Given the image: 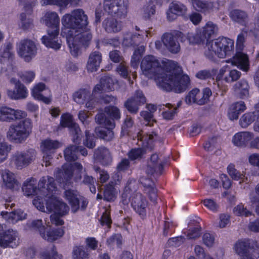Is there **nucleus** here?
I'll return each mask as SVG.
<instances>
[{
    "instance_id": "obj_28",
    "label": "nucleus",
    "mask_w": 259,
    "mask_h": 259,
    "mask_svg": "<svg viewBox=\"0 0 259 259\" xmlns=\"http://www.w3.org/2000/svg\"><path fill=\"white\" fill-rule=\"evenodd\" d=\"M114 127L111 126L97 127L95 128V133L100 139L107 142L111 141L114 138V133L113 131Z\"/></svg>"
},
{
    "instance_id": "obj_34",
    "label": "nucleus",
    "mask_w": 259,
    "mask_h": 259,
    "mask_svg": "<svg viewBox=\"0 0 259 259\" xmlns=\"http://www.w3.org/2000/svg\"><path fill=\"white\" fill-rule=\"evenodd\" d=\"M103 27L108 33H116L121 29L120 22L113 18H107L103 22Z\"/></svg>"
},
{
    "instance_id": "obj_60",
    "label": "nucleus",
    "mask_w": 259,
    "mask_h": 259,
    "mask_svg": "<svg viewBox=\"0 0 259 259\" xmlns=\"http://www.w3.org/2000/svg\"><path fill=\"white\" fill-rule=\"evenodd\" d=\"M241 75V73L236 70L232 69L229 70V74L224 78V80L227 82H232L237 80Z\"/></svg>"
},
{
    "instance_id": "obj_24",
    "label": "nucleus",
    "mask_w": 259,
    "mask_h": 259,
    "mask_svg": "<svg viewBox=\"0 0 259 259\" xmlns=\"http://www.w3.org/2000/svg\"><path fill=\"white\" fill-rule=\"evenodd\" d=\"M7 94L11 99L15 100L25 99L28 95L26 88L19 81H16L14 89L13 90H8Z\"/></svg>"
},
{
    "instance_id": "obj_49",
    "label": "nucleus",
    "mask_w": 259,
    "mask_h": 259,
    "mask_svg": "<svg viewBox=\"0 0 259 259\" xmlns=\"http://www.w3.org/2000/svg\"><path fill=\"white\" fill-rule=\"evenodd\" d=\"M36 198L33 200V204L37 208V209L43 212H45V206L48 201L50 200L49 197H46L41 195L40 193L36 195Z\"/></svg>"
},
{
    "instance_id": "obj_29",
    "label": "nucleus",
    "mask_w": 259,
    "mask_h": 259,
    "mask_svg": "<svg viewBox=\"0 0 259 259\" xmlns=\"http://www.w3.org/2000/svg\"><path fill=\"white\" fill-rule=\"evenodd\" d=\"M256 110L244 114L240 119L239 124L242 127L246 128L253 122L259 115V102L254 106Z\"/></svg>"
},
{
    "instance_id": "obj_39",
    "label": "nucleus",
    "mask_w": 259,
    "mask_h": 259,
    "mask_svg": "<svg viewBox=\"0 0 259 259\" xmlns=\"http://www.w3.org/2000/svg\"><path fill=\"white\" fill-rule=\"evenodd\" d=\"M46 89V85L45 83L40 82L36 84L32 91V96L35 99L42 101L46 104H49L51 102L50 99L48 97L44 96L41 92L45 90Z\"/></svg>"
},
{
    "instance_id": "obj_17",
    "label": "nucleus",
    "mask_w": 259,
    "mask_h": 259,
    "mask_svg": "<svg viewBox=\"0 0 259 259\" xmlns=\"http://www.w3.org/2000/svg\"><path fill=\"white\" fill-rule=\"evenodd\" d=\"M64 195L71 205V211L75 213L80 208L79 204L81 202L80 209L84 210L88 205L87 201L83 198H79L77 191L72 190H67L64 192Z\"/></svg>"
},
{
    "instance_id": "obj_58",
    "label": "nucleus",
    "mask_w": 259,
    "mask_h": 259,
    "mask_svg": "<svg viewBox=\"0 0 259 259\" xmlns=\"http://www.w3.org/2000/svg\"><path fill=\"white\" fill-rule=\"evenodd\" d=\"M68 0H41V6L56 5L61 8H66L68 6Z\"/></svg>"
},
{
    "instance_id": "obj_2",
    "label": "nucleus",
    "mask_w": 259,
    "mask_h": 259,
    "mask_svg": "<svg viewBox=\"0 0 259 259\" xmlns=\"http://www.w3.org/2000/svg\"><path fill=\"white\" fill-rule=\"evenodd\" d=\"M37 181L32 178L27 179L24 182L22 191L25 195L30 196L40 193L46 197H52L54 191L57 190L54 179L47 176L41 178L36 187Z\"/></svg>"
},
{
    "instance_id": "obj_51",
    "label": "nucleus",
    "mask_w": 259,
    "mask_h": 259,
    "mask_svg": "<svg viewBox=\"0 0 259 259\" xmlns=\"http://www.w3.org/2000/svg\"><path fill=\"white\" fill-rule=\"evenodd\" d=\"M170 12H172L178 15H183L185 14L187 11L186 7L183 4L175 2L171 3L169 7Z\"/></svg>"
},
{
    "instance_id": "obj_45",
    "label": "nucleus",
    "mask_w": 259,
    "mask_h": 259,
    "mask_svg": "<svg viewBox=\"0 0 259 259\" xmlns=\"http://www.w3.org/2000/svg\"><path fill=\"white\" fill-rule=\"evenodd\" d=\"M41 259H62V256L58 253L56 247L52 244L46 250L41 252Z\"/></svg>"
},
{
    "instance_id": "obj_22",
    "label": "nucleus",
    "mask_w": 259,
    "mask_h": 259,
    "mask_svg": "<svg viewBox=\"0 0 259 259\" xmlns=\"http://www.w3.org/2000/svg\"><path fill=\"white\" fill-rule=\"evenodd\" d=\"M145 34L148 36L146 31H141L140 33H128L124 35L123 40V46L126 47H133L138 46L141 43L143 40V35Z\"/></svg>"
},
{
    "instance_id": "obj_13",
    "label": "nucleus",
    "mask_w": 259,
    "mask_h": 259,
    "mask_svg": "<svg viewBox=\"0 0 259 259\" xmlns=\"http://www.w3.org/2000/svg\"><path fill=\"white\" fill-rule=\"evenodd\" d=\"M104 8L109 14L121 18L127 13V7L123 0L104 1Z\"/></svg>"
},
{
    "instance_id": "obj_3",
    "label": "nucleus",
    "mask_w": 259,
    "mask_h": 259,
    "mask_svg": "<svg viewBox=\"0 0 259 259\" xmlns=\"http://www.w3.org/2000/svg\"><path fill=\"white\" fill-rule=\"evenodd\" d=\"M44 22L49 27L48 35L42 36V42L47 47L58 50L61 47L58 35L59 31L60 18L56 12L49 11L44 16Z\"/></svg>"
},
{
    "instance_id": "obj_40",
    "label": "nucleus",
    "mask_w": 259,
    "mask_h": 259,
    "mask_svg": "<svg viewBox=\"0 0 259 259\" xmlns=\"http://www.w3.org/2000/svg\"><path fill=\"white\" fill-rule=\"evenodd\" d=\"M202 94L198 89L191 91L185 97V102L187 104L197 103L199 105L204 104V100L200 99Z\"/></svg>"
},
{
    "instance_id": "obj_18",
    "label": "nucleus",
    "mask_w": 259,
    "mask_h": 259,
    "mask_svg": "<svg viewBox=\"0 0 259 259\" xmlns=\"http://www.w3.org/2000/svg\"><path fill=\"white\" fill-rule=\"evenodd\" d=\"M131 201V205L134 210L142 218H145L148 206V201L146 198L140 193H135L133 194Z\"/></svg>"
},
{
    "instance_id": "obj_23",
    "label": "nucleus",
    "mask_w": 259,
    "mask_h": 259,
    "mask_svg": "<svg viewBox=\"0 0 259 259\" xmlns=\"http://www.w3.org/2000/svg\"><path fill=\"white\" fill-rule=\"evenodd\" d=\"M102 60V53L98 51H94L89 55L87 63V69L89 72H95L98 70Z\"/></svg>"
},
{
    "instance_id": "obj_1",
    "label": "nucleus",
    "mask_w": 259,
    "mask_h": 259,
    "mask_svg": "<svg viewBox=\"0 0 259 259\" xmlns=\"http://www.w3.org/2000/svg\"><path fill=\"white\" fill-rule=\"evenodd\" d=\"M144 75L148 78H154L159 88L165 91H174L177 93L184 92L190 83V78L183 75L181 68H174L164 71L158 60L153 55L144 57L141 63Z\"/></svg>"
},
{
    "instance_id": "obj_6",
    "label": "nucleus",
    "mask_w": 259,
    "mask_h": 259,
    "mask_svg": "<svg viewBox=\"0 0 259 259\" xmlns=\"http://www.w3.org/2000/svg\"><path fill=\"white\" fill-rule=\"evenodd\" d=\"M56 191L54 192L52 197H49L50 199L46 203V209L49 212H54L50 215L51 223L56 226H60L63 224L64 222L60 216L65 215L69 208L65 203L54 196Z\"/></svg>"
},
{
    "instance_id": "obj_12",
    "label": "nucleus",
    "mask_w": 259,
    "mask_h": 259,
    "mask_svg": "<svg viewBox=\"0 0 259 259\" xmlns=\"http://www.w3.org/2000/svg\"><path fill=\"white\" fill-rule=\"evenodd\" d=\"M36 152L33 149L17 151L13 155L12 161L18 167L27 166L36 158Z\"/></svg>"
},
{
    "instance_id": "obj_16",
    "label": "nucleus",
    "mask_w": 259,
    "mask_h": 259,
    "mask_svg": "<svg viewBox=\"0 0 259 259\" xmlns=\"http://www.w3.org/2000/svg\"><path fill=\"white\" fill-rule=\"evenodd\" d=\"M37 48L34 42L29 39L21 40L18 46V53L26 61H30L36 54Z\"/></svg>"
},
{
    "instance_id": "obj_38",
    "label": "nucleus",
    "mask_w": 259,
    "mask_h": 259,
    "mask_svg": "<svg viewBox=\"0 0 259 259\" xmlns=\"http://www.w3.org/2000/svg\"><path fill=\"white\" fill-rule=\"evenodd\" d=\"M249 88L247 81L244 79H241L234 85V91L242 99H245L248 97Z\"/></svg>"
},
{
    "instance_id": "obj_35",
    "label": "nucleus",
    "mask_w": 259,
    "mask_h": 259,
    "mask_svg": "<svg viewBox=\"0 0 259 259\" xmlns=\"http://www.w3.org/2000/svg\"><path fill=\"white\" fill-rule=\"evenodd\" d=\"M2 176L7 188L13 190L19 189V183L15 180L14 174L10 170L7 169L4 170L2 173Z\"/></svg>"
},
{
    "instance_id": "obj_31",
    "label": "nucleus",
    "mask_w": 259,
    "mask_h": 259,
    "mask_svg": "<svg viewBox=\"0 0 259 259\" xmlns=\"http://www.w3.org/2000/svg\"><path fill=\"white\" fill-rule=\"evenodd\" d=\"M252 137L253 134L250 132H239L234 135L232 141L235 146L243 147L246 146Z\"/></svg>"
},
{
    "instance_id": "obj_55",
    "label": "nucleus",
    "mask_w": 259,
    "mask_h": 259,
    "mask_svg": "<svg viewBox=\"0 0 259 259\" xmlns=\"http://www.w3.org/2000/svg\"><path fill=\"white\" fill-rule=\"evenodd\" d=\"M146 154V150L141 148H134L131 149L128 153V156L132 160H140L143 158Z\"/></svg>"
},
{
    "instance_id": "obj_37",
    "label": "nucleus",
    "mask_w": 259,
    "mask_h": 259,
    "mask_svg": "<svg viewBox=\"0 0 259 259\" xmlns=\"http://www.w3.org/2000/svg\"><path fill=\"white\" fill-rule=\"evenodd\" d=\"M217 26L211 22H208L204 26L200 32L204 40H208L211 37L213 36L218 32Z\"/></svg>"
},
{
    "instance_id": "obj_36",
    "label": "nucleus",
    "mask_w": 259,
    "mask_h": 259,
    "mask_svg": "<svg viewBox=\"0 0 259 259\" xmlns=\"http://www.w3.org/2000/svg\"><path fill=\"white\" fill-rule=\"evenodd\" d=\"M3 217L8 220V221L12 224H15L19 221L26 219V213L21 209L12 211L10 212H2Z\"/></svg>"
},
{
    "instance_id": "obj_48",
    "label": "nucleus",
    "mask_w": 259,
    "mask_h": 259,
    "mask_svg": "<svg viewBox=\"0 0 259 259\" xmlns=\"http://www.w3.org/2000/svg\"><path fill=\"white\" fill-rule=\"evenodd\" d=\"M138 137L141 141L143 142V144L150 148L152 147L153 143L158 139V135L154 132L149 134H140V136L138 135Z\"/></svg>"
},
{
    "instance_id": "obj_25",
    "label": "nucleus",
    "mask_w": 259,
    "mask_h": 259,
    "mask_svg": "<svg viewBox=\"0 0 259 259\" xmlns=\"http://www.w3.org/2000/svg\"><path fill=\"white\" fill-rule=\"evenodd\" d=\"M228 62H231L233 65L237 66L244 71H247L248 70L249 60L248 56L242 52H237L233 58Z\"/></svg>"
},
{
    "instance_id": "obj_30",
    "label": "nucleus",
    "mask_w": 259,
    "mask_h": 259,
    "mask_svg": "<svg viewBox=\"0 0 259 259\" xmlns=\"http://www.w3.org/2000/svg\"><path fill=\"white\" fill-rule=\"evenodd\" d=\"M114 81L113 78L108 75H105L101 77L100 84H97L94 92L99 91L108 92L114 89Z\"/></svg>"
},
{
    "instance_id": "obj_43",
    "label": "nucleus",
    "mask_w": 259,
    "mask_h": 259,
    "mask_svg": "<svg viewBox=\"0 0 259 259\" xmlns=\"http://www.w3.org/2000/svg\"><path fill=\"white\" fill-rule=\"evenodd\" d=\"M76 145H71L64 150V158L66 161H74L77 159V146Z\"/></svg>"
},
{
    "instance_id": "obj_10",
    "label": "nucleus",
    "mask_w": 259,
    "mask_h": 259,
    "mask_svg": "<svg viewBox=\"0 0 259 259\" xmlns=\"http://www.w3.org/2000/svg\"><path fill=\"white\" fill-rule=\"evenodd\" d=\"M146 102V99L142 91L137 90L132 97L124 102L123 106L130 113L135 115L138 113L140 107Z\"/></svg>"
},
{
    "instance_id": "obj_21",
    "label": "nucleus",
    "mask_w": 259,
    "mask_h": 259,
    "mask_svg": "<svg viewBox=\"0 0 259 259\" xmlns=\"http://www.w3.org/2000/svg\"><path fill=\"white\" fill-rule=\"evenodd\" d=\"M158 156L157 154H153L149 160L147 162L146 173L148 175L154 174L161 175L163 169V163L159 162Z\"/></svg>"
},
{
    "instance_id": "obj_4",
    "label": "nucleus",
    "mask_w": 259,
    "mask_h": 259,
    "mask_svg": "<svg viewBox=\"0 0 259 259\" xmlns=\"http://www.w3.org/2000/svg\"><path fill=\"white\" fill-rule=\"evenodd\" d=\"M234 51V41L227 37H219L207 42L205 48L204 55L209 59L215 56L220 58L231 56Z\"/></svg>"
},
{
    "instance_id": "obj_33",
    "label": "nucleus",
    "mask_w": 259,
    "mask_h": 259,
    "mask_svg": "<svg viewBox=\"0 0 259 259\" xmlns=\"http://www.w3.org/2000/svg\"><path fill=\"white\" fill-rule=\"evenodd\" d=\"M246 109L244 102L239 101L232 104L229 109L228 116L230 119H237L239 114Z\"/></svg>"
},
{
    "instance_id": "obj_27",
    "label": "nucleus",
    "mask_w": 259,
    "mask_h": 259,
    "mask_svg": "<svg viewBox=\"0 0 259 259\" xmlns=\"http://www.w3.org/2000/svg\"><path fill=\"white\" fill-rule=\"evenodd\" d=\"M74 180L76 182H80L81 184L87 185L92 193H96V189L95 186L96 180L92 176L88 175L85 169H84V172H81V174L76 175Z\"/></svg>"
},
{
    "instance_id": "obj_53",
    "label": "nucleus",
    "mask_w": 259,
    "mask_h": 259,
    "mask_svg": "<svg viewBox=\"0 0 259 259\" xmlns=\"http://www.w3.org/2000/svg\"><path fill=\"white\" fill-rule=\"evenodd\" d=\"M227 171L233 180L235 181L241 180L242 182L244 181V176L235 169L234 165L229 164L227 167Z\"/></svg>"
},
{
    "instance_id": "obj_50",
    "label": "nucleus",
    "mask_w": 259,
    "mask_h": 259,
    "mask_svg": "<svg viewBox=\"0 0 259 259\" xmlns=\"http://www.w3.org/2000/svg\"><path fill=\"white\" fill-rule=\"evenodd\" d=\"M230 16L231 19L240 23L244 22L247 18L246 13L242 10L235 9L230 13Z\"/></svg>"
},
{
    "instance_id": "obj_42",
    "label": "nucleus",
    "mask_w": 259,
    "mask_h": 259,
    "mask_svg": "<svg viewBox=\"0 0 259 259\" xmlns=\"http://www.w3.org/2000/svg\"><path fill=\"white\" fill-rule=\"evenodd\" d=\"M12 44L10 42H7L2 46L0 49V62L1 63H4L12 57L13 55L12 52Z\"/></svg>"
},
{
    "instance_id": "obj_61",
    "label": "nucleus",
    "mask_w": 259,
    "mask_h": 259,
    "mask_svg": "<svg viewBox=\"0 0 259 259\" xmlns=\"http://www.w3.org/2000/svg\"><path fill=\"white\" fill-rule=\"evenodd\" d=\"M85 137L83 140V144L89 149H93L96 146V141L93 137L88 131L85 132Z\"/></svg>"
},
{
    "instance_id": "obj_46",
    "label": "nucleus",
    "mask_w": 259,
    "mask_h": 259,
    "mask_svg": "<svg viewBox=\"0 0 259 259\" xmlns=\"http://www.w3.org/2000/svg\"><path fill=\"white\" fill-rule=\"evenodd\" d=\"M69 133L72 136V141L75 144L79 145L81 141V131L79 125L74 123L69 128Z\"/></svg>"
},
{
    "instance_id": "obj_20",
    "label": "nucleus",
    "mask_w": 259,
    "mask_h": 259,
    "mask_svg": "<svg viewBox=\"0 0 259 259\" xmlns=\"http://www.w3.org/2000/svg\"><path fill=\"white\" fill-rule=\"evenodd\" d=\"M94 157L103 166L110 165L113 161V156L109 149L101 146L95 150Z\"/></svg>"
},
{
    "instance_id": "obj_14",
    "label": "nucleus",
    "mask_w": 259,
    "mask_h": 259,
    "mask_svg": "<svg viewBox=\"0 0 259 259\" xmlns=\"http://www.w3.org/2000/svg\"><path fill=\"white\" fill-rule=\"evenodd\" d=\"M18 233L13 229L0 231V246L15 248L20 244Z\"/></svg>"
},
{
    "instance_id": "obj_32",
    "label": "nucleus",
    "mask_w": 259,
    "mask_h": 259,
    "mask_svg": "<svg viewBox=\"0 0 259 259\" xmlns=\"http://www.w3.org/2000/svg\"><path fill=\"white\" fill-rule=\"evenodd\" d=\"M64 234V231L62 228L53 230L46 228L44 233H41V236L44 239L52 242L61 237Z\"/></svg>"
},
{
    "instance_id": "obj_5",
    "label": "nucleus",
    "mask_w": 259,
    "mask_h": 259,
    "mask_svg": "<svg viewBox=\"0 0 259 259\" xmlns=\"http://www.w3.org/2000/svg\"><path fill=\"white\" fill-rule=\"evenodd\" d=\"M31 128V120L25 117L19 123L10 126L7 133V138L12 142L22 143L29 137Z\"/></svg>"
},
{
    "instance_id": "obj_59",
    "label": "nucleus",
    "mask_w": 259,
    "mask_h": 259,
    "mask_svg": "<svg viewBox=\"0 0 259 259\" xmlns=\"http://www.w3.org/2000/svg\"><path fill=\"white\" fill-rule=\"evenodd\" d=\"M28 226L32 230L38 231L41 236V233H44L46 227L43 225L41 220H34L28 224Z\"/></svg>"
},
{
    "instance_id": "obj_15",
    "label": "nucleus",
    "mask_w": 259,
    "mask_h": 259,
    "mask_svg": "<svg viewBox=\"0 0 259 259\" xmlns=\"http://www.w3.org/2000/svg\"><path fill=\"white\" fill-rule=\"evenodd\" d=\"M26 116L25 111L14 110L7 106L0 107V121L11 122L24 119Z\"/></svg>"
},
{
    "instance_id": "obj_54",
    "label": "nucleus",
    "mask_w": 259,
    "mask_h": 259,
    "mask_svg": "<svg viewBox=\"0 0 259 259\" xmlns=\"http://www.w3.org/2000/svg\"><path fill=\"white\" fill-rule=\"evenodd\" d=\"M105 111L111 117L110 120H119L121 117L120 111L116 106H109L105 108Z\"/></svg>"
},
{
    "instance_id": "obj_56",
    "label": "nucleus",
    "mask_w": 259,
    "mask_h": 259,
    "mask_svg": "<svg viewBox=\"0 0 259 259\" xmlns=\"http://www.w3.org/2000/svg\"><path fill=\"white\" fill-rule=\"evenodd\" d=\"M185 41L187 40L190 44L203 43L204 40L200 32H197L195 34L192 33H188L187 36L184 38Z\"/></svg>"
},
{
    "instance_id": "obj_63",
    "label": "nucleus",
    "mask_w": 259,
    "mask_h": 259,
    "mask_svg": "<svg viewBox=\"0 0 259 259\" xmlns=\"http://www.w3.org/2000/svg\"><path fill=\"white\" fill-rule=\"evenodd\" d=\"M140 115L147 122L146 125L151 126L153 125V123L156 122V120L153 118V114L148 111H141Z\"/></svg>"
},
{
    "instance_id": "obj_62",
    "label": "nucleus",
    "mask_w": 259,
    "mask_h": 259,
    "mask_svg": "<svg viewBox=\"0 0 259 259\" xmlns=\"http://www.w3.org/2000/svg\"><path fill=\"white\" fill-rule=\"evenodd\" d=\"M234 213L237 215L248 217L251 215L252 212L244 207L242 204H240L233 208Z\"/></svg>"
},
{
    "instance_id": "obj_41",
    "label": "nucleus",
    "mask_w": 259,
    "mask_h": 259,
    "mask_svg": "<svg viewBox=\"0 0 259 259\" xmlns=\"http://www.w3.org/2000/svg\"><path fill=\"white\" fill-rule=\"evenodd\" d=\"M194 8L197 11L208 13L213 9L211 3L203 2L200 0H190Z\"/></svg>"
},
{
    "instance_id": "obj_57",
    "label": "nucleus",
    "mask_w": 259,
    "mask_h": 259,
    "mask_svg": "<svg viewBox=\"0 0 259 259\" xmlns=\"http://www.w3.org/2000/svg\"><path fill=\"white\" fill-rule=\"evenodd\" d=\"M11 150V146L7 143H0V163L5 160Z\"/></svg>"
},
{
    "instance_id": "obj_9",
    "label": "nucleus",
    "mask_w": 259,
    "mask_h": 259,
    "mask_svg": "<svg viewBox=\"0 0 259 259\" xmlns=\"http://www.w3.org/2000/svg\"><path fill=\"white\" fill-rule=\"evenodd\" d=\"M185 35L181 32L177 31L172 33H165L162 37V41L167 49L172 53H178L180 50L179 39L181 42H185Z\"/></svg>"
},
{
    "instance_id": "obj_47",
    "label": "nucleus",
    "mask_w": 259,
    "mask_h": 259,
    "mask_svg": "<svg viewBox=\"0 0 259 259\" xmlns=\"http://www.w3.org/2000/svg\"><path fill=\"white\" fill-rule=\"evenodd\" d=\"M95 121L97 123L104 126H111V127H115V123L113 120H110L106 116L105 112H99L95 117Z\"/></svg>"
},
{
    "instance_id": "obj_64",
    "label": "nucleus",
    "mask_w": 259,
    "mask_h": 259,
    "mask_svg": "<svg viewBox=\"0 0 259 259\" xmlns=\"http://www.w3.org/2000/svg\"><path fill=\"white\" fill-rule=\"evenodd\" d=\"M185 240V237L182 236L173 237L168 239L167 245L170 247H178L182 244Z\"/></svg>"
},
{
    "instance_id": "obj_7",
    "label": "nucleus",
    "mask_w": 259,
    "mask_h": 259,
    "mask_svg": "<svg viewBox=\"0 0 259 259\" xmlns=\"http://www.w3.org/2000/svg\"><path fill=\"white\" fill-rule=\"evenodd\" d=\"M61 22L65 27L73 29H84L89 24L88 17L81 9H76L65 14Z\"/></svg>"
},
{
    "instance_id": "obj_19",
    "label": "nucleus",
    "mask_w": 259,
    "mask_h": 259,
    "mask_svg": "<svg viewBox=\"0 0 259 259\" xmlns=\"http://www.w3.org/2000/svg\"><path fill=\"white\" fill-rule=\"evenodd\" d=\"M257 247L256 241L250 239H243L237 241L234 245V249L236 253L241 256L242 258L246 256H251L248 253V249Z\"/></svg>"
},
{
    "instance_id": "obj_52",
    "label": "nucleus",
    "mask_w": 259,
    "mask_h": 259,
    "mask_svg": "<svg viewBox=\"0 0 259 259\" xmlns=\"http://www.w3.org/2000/svg\"><path fill=\"white\" fill-rule=\"evenodd\" d=\"M73 255L75 259H88V249L82 246H76L73 249Z\"/></svg>"
},
{
    "instance_id": "obj_11",
    "label": "nucleus",
    "mask_w": 259,
    "mask_h": 259,
    "mask_svg": "<svg viewBox=\"0 0 259 259\" xmlns=\"http://www.w3.org/2000/svg\"><path fill=\"white\" fill-rule=\"evenodd\" d=\"M61 143L57 140L47 139L41 142V147L43 152V162L46 167L51 165L53 155L55 150L61 146Z\"/></svg>"
},
{
    "instance_id": "obj_26",
    "label": "nucleus",
    "mask_w": 259,
    "mask_h": 259,
    "mask_svg": "<svg viewBox=\"0 0 259 259\" xmlns=\"http://www.w3.org/2000/svg\"><path fill=\"white\" fill-rule=\"evenodd\" d=\"M63 171L59 172L57 176L58 182L65 186H70L72 183L73 177V168L70 164H64L63 166Z\"/></svg>"
},
{
    "instance_id": "obj_44",
    "label": "nucleus",
    "mask_w": 259,
    "mask_h": 259,
    "mask_svg": "<svg viewBox=\"0 0 259 259\" xmlns=\"http://www.w3.org/2000/svg\"><path fill=\"white\" fill-rule=\"evenodd\" d=\"M91 96V92L87 89H80L73 94V100L78 104H83Z\"/></svg>"
},
{
    "instance_id": "obj_8",
    "label": "nucleus",
    "mask_w": 259,
    "mask_h": 259,
    "mask_svg": "<svg viewBox=\"0 0 259 259\" xmlns=\"http://www.w3.org/2000/svg\"><path fill=\"white\" fill-rule=\"evenodd\" d=\"M92 39V34L89 30L78 33L74 36L70 34L67 37V42L70 53L74 57L77 56L81 53V46L88 47Z\"/></svg>"
}]
</instances>
